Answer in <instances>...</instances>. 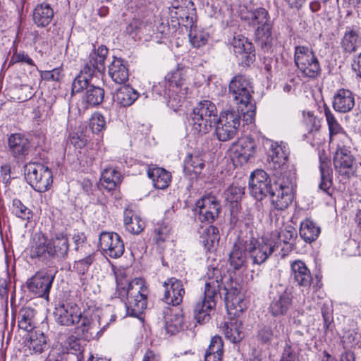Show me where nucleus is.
I'll return each instance as SVG.
<instances>
[{
	"mask_svg": "<svg viewBox=\"0 0 361 361\" xmlns=\"http://www.w3.org/2000/svg\"><path fill=\"white\" fill-rule=\"evenodd\" d=\"M292 275L300 286L308 288L312 283V275L305 262L296 260L291 264Z\"/></svg>",
	"mask_w": 361,
	"mask_h": 361,
	"instance_id": "2f4dec72",
	"label": "nucleus"
},
{
	"mask_svg": "<svg viewBox=\"0 0 361 361\" xmlns=\"http://www.w3.org/2000/svg\"><path fill=\"white\" fill-rule=\"evenodd\" d=\"M223 329L226 338L233 343L240 342L244 337L242 323L238 319H231L225 322Z\"/></svg>",
	"mask_w": 361,
	"mask_h": 361,
	"instance_id": "37998d69",
	"label": "nucleus"
},
{
	"mask_svg": "<svg viewBox=\"0 0 361 361\" xmlns=\"http://www.w3.org/2000/svg\"><path fill=\"white\" fill-rule=\"evenodd\" d=\"M294 61L302 77L314 80L320 76L322 68L319 59L313 50L308 47H295Z\"/></svg>",
	"mask_w": 361,
	"mask_h": 361,
	"instance_id": "0eeeda50",
	"label": "nucleus"
},
{
	"mask_svg": "<svg viewBox=\"0 0 361 361\" xmlns=\"http://www.w3.org/2000/svg\"><path fill=\"white\" fill-rule=\"evenodd\" d=\"M293 299L292 288H286L283 292L274 298L269 305V312L274 317L285 315L292 305Z\"/></svg>",
	"mask_w": 361,
	"mask_h": 361,
	"instance_id": "b1692460",
	"label": "nucleus"
},
{
	"mask_svg": "<svg viewBox=\"0 0 361 361\" xmlns=\"http://www.w3.org/2000/svg\"><path fill=\"white\" fill-rule=\"evenodd\" d=\"M56 322L62 326H75L82 315L80 308L74 303H63L55 308Z\"/></svg>",
	"mask_w": 361,
	"mask_h": 361,
	"instance_id": "a211bd4d",
	"label": "nucleus"
},
{
	"mask_svg": "<svg viewBox=\"0 0 361 361\" xmlns=\"http://www.w3.org/2000/svg\"><path fill=\"white\" fill-rule=\"evenodd\" d=\"M138 92L130 86H123L117 90L114 100L121 106L132 105L138 98Z\"/></svg>",
	"mask_w": 361,
	"mask_h": 361,
	"instance_id": "79ce46f5",
	"label": "nucleus"
},
{
	"mask_svg": "<svg viewBox=\"0 0 361 361\" xmlns=\"http://www.w3.org/2000/svg\"><path fill=\"white\" fill-rule=\"evenodd\" d=\"M207 277L204 290H209L218 295L223 279L220 269L215 267L209 268L207 273Z\"/></svg>",
	"mask_w": 361,
	"mask_h": 361,
	"instance_id": "de8ad7c7",
	"label": "nucleus"
},
{
	"mask_svg": "<svg viewBox=\"0 0 361 361\" xmlns=\"http://www.w3.org/2000/svg\"><path fill=\"white\" fill-rule=\"evenodd\" d=\"M25 63L29 66H35L33 60L24 51H16L11 57L10 63Z\"/></svg>",
	"mask_w": 361,
	"mask_h": 361,
	"instance_id": "e2e57ef3",
	"label": "nucleus"
},
{
	"mask_svg": "<svg viewBox=\"0 0 361 361\" xmlns=\"http://www.w3.org/2000/svg\"><path fill=\"white\" fill-rule=\"evenodd\" d=\"M298 357L290 347L286 348L283 350L281 361H298Z\"/></svg>",
	"mask_w": 361,
	"mask_h": 361,
	"instance_id": "338daca9",
	"label": "nucleus"
},
{
	"mask_svg": "<svg viewBox=\"0 0 361 361\" xmlns=\"http://www.w3.org/2000/svg\"><path fill=\"white\" fill-rule=\"evenodd\" d=\"M361 336L354 331H348L345 332L342 337V341L345 348H354L359 345Z\"/></svg>",
	"mask_w": 361,
	"mask_h": 361,
	"instance_id": "bf43d9fd",
	"label": "nucleus"
},
{
	"mask_svg": "<svg viewBox=\"0 0 361 361\" xmlns=\"http://www.w3.org/2000/svg\"><path fill=\"white\" fill-rule=\"evenodd\" d=\"M99 245L104 255L113 259L121 257L125 251L121 237L115 232H102L99 237Z\"/></svg>",
	"mask_w": 361,
	"mask_h": 361,
	"instance_id": "2eb2a0df",
	"label": "nucleus"
},
{
	"mask_svg": "<svg viewBox=\"0 0 361 361\" xmlns=\"http://www.w3.org/2000/svg\"><path fill=\"white\" fill-rule=\"evenodd\" d=\"M289 155V151L285 144L273 142L271 145L269 152V166L274 171V173H294L291 170H288L287 160Z\"/></svg>",
	"mask_w": 361,
	"mask_h": 361,
	"instance_id": "dca6fc26",
	"label": "nucleus"
},
{
	"mask_svg": "<svg viewBox=\"0 0 361 361\" xmlns=\"http://www.w3.org/2000/svg\"><path fill=\"white\" fill-rule=\"evenodd\" d=\"M149 178L152 180L154 188L157 189L166 188L171 182V176L163 168L153 167L147 171Z\"/></svg>",
	"mask_w": 361,
	"mask_h": 361,
	"instance_id": "58836bf2",
	"label": "nucleus"
},
{
	"mask_svg": "<svg viewBox=\"0 0 361 361\" xmlns=\"http://www.w3.org/2000/svg\"><path fill=\"white\" fill-rule=\"evenodd\" d=\"M93 261L94 256L89 255L87 257L75 262L74 269H75L80 274H84L88 270L89 267L92 264Z\"/></svg>",
	"mask_w": 361,
	"mask_h": 361,
	"instance_id": "680f3d73",
	"label": "nucleus"
},
{
	"mask_svg": "<svg viewBox=\"0 0 361 361\" xmlns=\"http://www.w3.org/2000/svg\"><path fill=\"white\" fill-rule=\"evenodd\" d=\"M54 279V274L48 270L42 269L27 280V286L30 293L48 300Z\"/></svg>",
	"mask_w": 361,
	"mask_h": 361,
	"instance_id": "4468645a",
	"label": "nucleus"
},
{
	"mask_svg": "<svg viewBox=\"0 0 361 361\" xmlns=\"http://www.w3.org/2000/svg\"><path fill=\"white\" fill-rule=\"evenodd\" d=\"M276 243L269 239L267 235L262 238L261 242L255 238L245 241V250L248 253L252 262L257 264L265 262L269 256L276 250Z\"/></svg>",
	"mask_w": 361,
	"mask_h": 361,
	"instance_id": "9d476101",
	"label": "nucleus"
},
{
	"mask_svg": "<svg viewBox=\"0 0 361 361\" xmlns=\"http://www.w3.org/2000/svg\"><path fill=\"white\" fill-rule=\"evenodd\" d=\"M321 232L320 228L312 220L307 219L301 222L300 235L306 243L314 241Z\"/></svg>",
	"mask_w": 361,
	"mask_h": 361,
	"instance_id": "a18cd8bd",
	"label": "nucleus"
},
{
	"mask_svg": "<svg viewBox=\"0 0 361 361\" xmlns=\"http://www.w3.org/2000/svg\"><path fill=\"white\" fill-rule=\"evenodd\" d=\"M190 42L194 47L199 48L206 44L207 35L201 30L191 29L189 33Z\"/></svg>",
	"mask_w": 361,
	"mask_h": 361,
	"instance_id": "4d7b16f0",
	"label": "nucleus"
},
{
	"mask_svg": "<svg viewBox=\"0 0 361 361\" xmlns=\"http://www.w3.org/2000/svg\"><path fill=\"white\" fill-rule=\"evenodd\" d=\"M240 116L234 111L222 112L216 121V135L220 141L226 142L233 139L240 126Z\"/></svg>",
	"mask_w": 361,
	"mask_h": 361,
	"instance_id": "9b49d317",
	"label": "nucleus"
},
{
	"mask_svg": "<svg viewBox=\"0 0 361 361\" xmlns=\"http://www.w3.org/2000/svg\"><path fill=\"white\" fill-rule=\"evenodd\" d=\"M233 44L235 55L245 65L249 66L255 60V47L246 37L242 35L235 37Z\"/></svg>",
	"mask_w": 361,
	"mask_h": 361,
	"instance_id": "5701e85b",
	"label": "nucleus"
},
{
	"mask_svg": "<svg viewBox=\"0 0 361 361\" xmlns=\"http://www.w3.org/2000/svg\"><path fill=\"white\" fill-rule=\"evenodd\" d=\"M123 223L126 230L134 235L140 234L145 227V221L130 209L124 211Z\"/></svg>",
	"mask_w": 361,
	"mask_h": 361,
	"instance_id": "e433bc0d",
	"label": "nucleus"
},
{
	"mask_svg": "<svg viewBox=\"0 0 361 361\" xmlns=\"http://www.w3.org/2000/svg\"><path fill=\"white\" fill-rule=\"evenodd\" d=\"M205 164L204 161L199 154H190L187 157L184 163V171L195 175L200 174Z\"/></svg>",
	"mask_w": 361,
	"mask_h": 361,
	"instance_id": "3c124183",
	"label": "nucleus"
},
{
	"mask_svg": "<svg viewBox=\"0 0 361 361\" xmlns=\"http://www.w3.org/2000/svg\"><path fill=\"white\" fill-rule=\"evenodd\" d=\"M232 157L240 164H245L253 157L256 152V143L249 137L239 138L231 148Z\"/></svg>",
	"mask_w": 361,
	"mask_h": 361,
	"instance_id": "6ab92c4d",
	"label": "nucleus"
},
{
	"mask_svg": "<svg viewBox=\"0 0 361 361\" xmlns=\"http://www.w3.org/2000/svg\"><path fill=\"white\" fill-rule=\"evenodd\" d=\"M40 77L46 81H60L63 78L61 68H56L51 71H39Z\"/></svg>",
	"mask_w": 361,
	"mask_h": 361,
	"instance_id": "052dcab7",
	"label": "nucleus"
},
{
	"mask_svg": "<svg viewBox=\"0 0 361 361\" xmlns=\"http://www.w3.org/2000/svg\"><path fill=\"white\" fill-rule=\"evenodd\" d=\"M12 213L17 217L29 221L32 218V212L18 199H14L12 204Z\"/></svg>",
	"mask_w": 361,
	"mask_h": 361,
	"instance_id": "5fc2aeb1",
	"label": "nucleus"
},
{
	"mask_svg": "<svg viewBox=\"0 0 361 361\" xmlns=\"http://www.w3.org/2000/svg\"><path fill=\"white\" fill-rule=\"evenodd\" d=\"M223 347L224 344L220 336H215L212 338L210 345L206 352L223 355Z\"/></svg>",
	"mask_w": 361,
	"mask_h": 361,
	"instance_id": "0e129e2a",
	"label": "nucleus"
},
{
	"mask_svg": "<svg viewBox=\"0 0 361 361\" xmlns=\"http://www.w3.org/2000/svg\"><path fill=\"white\" fill-rule=\"evenodd\" d=\"M295 231L292 226L286 227L280 231H274L269 235H267L269 239L276 243V250H278L282 245L288 244L294 238Z\"/></svg>",
	"mask_w": 361,
	"mask_h": 361,
	"instance_id": "49530a36",
	"label": "nucleus"
},
{
	"mask_svg": "<svg viewBox=\"0 0 361 361\" xmlns=\"http://www.w3.org/2000/svg\"><path fill=\"white\" fill-rule=\"evenodd\" d=\"M109 75L117 84H124L128 80L129 71L123 60L114 58L109 66Z\"/></svg>",
	"mask_w": 361,
	"mask_h": 361,
	"instance_id": "c756f323",
	"label": "nucleus"
},
{
	"mask_svg": "<svg viewBox=\"0 0 361 361\" xmlns=\"http://www.w3.org/2000/svg\"><path fill=\"white\" fill-rule=\"evenodd\" d=\"M196 210L201 222L212 223L218 217L221 205L215 196L206 195L196 202Z\"/></svg>",
	"mask_w": 361,
	"mask_h": 361,
	"instance_id": "f3484780",
	"label": "nucleus"
},
{
	"mask_svg": "<svg viewBox=\"0 0 361 361\" xmlns=\"http://www.w3.org/2000/svg\"><path fill=\"white\" fill-rule=\"evenodd\" d=\"M174 15L178 20V24L185 27H192L193 24V16L195 8L191 1H188L186 6H174Z\"/></svg>",
	"mask_w": 361,
	"mask_h": 361,
	"instance_id": "a19ab883",
	"label": "nucleus"
},
{
	"mask_svg": "<svg viewBox=\"0 0 361 361\" xmlns=\"http://www.w3.org/2000/svg\"><path fill=\"white\" fill-rule=\"evenodd\" d=\"M324 115L329 130L331 141H333L334 137L338 136L343 143L346 144L349 142L350 137L345 133L343 128L338 123L333 113L327 106H324Z\"/></svg>",
	"mask_w": 361,
	"mask_h": 361,
	"instance_id": "f704fd0d",
	"label": "nucleus"
},
{
	"mask_svg": "<svg viewBox=\"0 0 361 361\" xmlns=\"http://www.w3.org/2000/svg\"><path fill=\"white\" fill-rule=\"evenodd\" d=\"M241 18L252 27H257L255 31L256 41L262 49L269 47L272 42L271 25L266 9L259 8L247 11L241 14Z\"/></svg>",
	"mask_w": 361,
	"mask_h": 361,
	"instance_id": "423d86ee",
	"label": "nucleus"
},
{
	"mask_svg": "<svg viewBox=\"0 0 361 361\" xmlns=\"http://www.w3.org/2000/svg\"><path fill=\"white\" fill-rule=\"evenodd\" d=\"M228 90L244 121L252 123L256 114V104L252 95L254 91L250 80L243 75H235L231 80Z\"/></svg>",
	"mask_w": 361,
	"mask_h": 361,
	"instance_id": "39448f33",
	"label": "nucleus"
},
{
	"mask_svg": "<svg viewBox=\"0 0 361 361\" xmlns=\"http://www.w3.org/2000/svg\"><path fill=\"white\" fill-rule=\"evenodd\" d=\"M25 178L39 192L48 190L53 183L52 172L40 163H28L24 166Z\"/></svg>",
	"mask_w": 361,
	"mask_h": 361,
	"instance_id": "1a4fd4ad",
	"label": "nucleus"
},
{
	"mask_svg": "<svg viewBox=\"0 0 361 361\" xmlns=\"http://www.w3.org/2000/svg\"><path fill=\"white\" fill-rule=\"evenodd\" d=\"M217 294L204 290V298L197 302L194 307V317L198 323L209 320L211 312L216 307Z\"/></svg>",
	"mask_w": 361,
	"mask_h": 361,
	"instance_id": "4be33fe9",
	"label": "nucleus"
},
{
	"mask_svg": "<svg viewBox=\"0 0 361 361\" xmlns=\"http://www.w3.org/2000/svg\"><path fill=\"white\" fill-rule=\"evenodd\" d=\"M245 243H235L229 255L230 264L235 269H240L245 262Z\"/></svg>",
	"mask_w": 361,
	"mask_h": 361,
	"instance_id": "09e8293b",
	"label": "nucleus"
},
{
	"mask_svg": "<svg viewBox=\"0 0 361 361\" xmlns=\"http://www.w3.org/2000/svg\"><path fill=\"white\" fill-rule=\"evenodd\" d=\"M244 194V188L240 186L231 185L225 191V198L229 202H238Z\"/></svg>",
	"mask_w": 361,
	"mask_h": 361,
	"instance_id": "13d9d810",
	"label": "nucleus"
},
{
	"mask_svg": "<svg viewBox=\"0 0 361 361\" xmlns=\"http://www.w3.org/2000/svg\"><path fill=\"white\" fill-rule=\"evenodd\" d=\"M163 314L165 329L168 333L174 334L183 329L184 317L180 310L166 307Z\"/></svg>",
	"mask_w": 361,
	"mask_h": 361,
	"instance_id": "393cba45",
	"label": "nucleus"
},
{
	"mask_svg": "<svg viewBox=\"0 0 361 361\" xmlns=\"http://www.w3.org/2000/svg\"><path fill=\"white\" fill-rule=\"evenodd\" d=\"M35 310L30 307H24L18 314V326L26 331H31L34 328Z\"/></svg>",
	"mask_w": 361,
	"mask_h": 361,
	"instance_id": "864d4df0",
	"label": "nucleus"
},
{
	"mask_svg": "<svg viewBox=\"0 0 361 361\" xmlns=\"http://www.w3.org/2000/svg\"><path fill=\"white\" fill-rule=\"evenodd\" d=\"M333 161L334 169L338 175L348 179L355 175L357 170L355 159L346 146L338 145Z\"/></svg>",
	"mask_w": 361,
	"mask_h": 361,
	"instance_id": "ddd939ff",
	"label": "nucleus"
},
{
	"mask_svg": "<svg viewBox=\"0 0 361 361\" xmlns=\"http://www.w3.org/2000/svg\"><path fill=\"white\" fill-rule=\"evenodd\" d=\"M47 346V338L43 332H31L25 343V351L30 355L40 354Z\"/></svg>",
	"mask_w": 361,
	"mask_h": 361,
	"instance_id": "7c9ffc66",
	"label": "nucleus"
},
{
	"mask_svg": "<svg viewBox=\"0 0 361 361\" xmlns=\"http://www.w3.org/2000/svg\"><path fill=\"white\" fill-rule=\"evenodd\" d=\"M355 105L353 93L345 89H340L334 97L333 107L338 112L345 113L350 111Z\"/></svg>",
	"mask_w": 361,
	"mask_h": 361,
	"instance_id": "c85d7f7f",
	"label": "nucleus"
},
{
	"mask_svg": "<svg viewBox=\"0 0 361 361\" xmlns=\"http://www.w3.org/2000/svg\"><path fill=\"white\" fill-rule=\"evenodd\" d=\"M224 290L225 305L228 314L234 317H238L247 308L245 296L240 290V284L231 281L225 286Z\"/></svg>",
	"mask_w": 361,
	"mask_h": 361,
	"instance_id": "f8f14e48",
	"label": "nucleus"
},
{
	"mask_svg": "<svg viewBox=\"0 0 361 361\" xmlns=\"http://www.w3.org/2000/svg\"><path fill=\"white\" fill-rule=\"evenodd\" d=\"M89 126L94 133H99L106 128L105 118L100 113L95 112L90 119Z\"/></svg>",
	"mask_w": 361,
	"mask_h": 361,
	"instance_id": "6e6d98bb",
	"label": "nucleus"
},
{
	"mask_svg": "<svg viewBox=\"0 0 361 361\" xmlns=\"http://www.w3.org/2000/svg\"><path fill=\"white\" fill-rule=\"evenodd\" d=\"M171 227L164 222H158L153 231V241L160 247L170 238Z\"/></svg>",
	"mask_w": 361,
	"mask_h": 361,
	"instance_id": "603ef678",
	"label": "nucleus"
},
{
	"mask_svg": "<svg viewBox=\"0 0 361 361\" xmlns=\"http://www.w3.org/2000/svg\"><path fill=\"white\" fill-rule=\"evenodd\" d=\"M217 113L214 103L209 100L201 101L193 109L192 129L202 134L208 133L216 123Z\"/></svg>",
	"mask_w": 361,
	"mask_h": 361,
	"instance_id": "6e6552de",
	"label": "nucleus"
},
{
	"mask_svg": "<svg viewBox=\"0 0 361 361\" xmlns=\"http://www.w3.org/2000/svg\"><path fill=\"white\" fill-rule=\"evenodd\" d=\"M142 361H161V357L154 351L147 350L145 353Z\"/></svg>",
	"mask_w": 361,
	"mask_h": 361,
	"instance_id": "774afa93",
	"label": "nucleus"
},
{
	"mask_svg": "<svg viewBox=\"0 0 361 361\" xmlns=\"http://www.w3.org/2000/svg\"><path fill=\"white\" fill-rule=\"evenodd\" d=\"M104 90L97 86L90 85L85 90V94L82 97V104L85 109L90 106H97L101 104L104 99Z\"/></svg>",
	"mask_w": 361,
	"mask_h": 361,
	"instance_id": "ea45409f",
	"label": "nucleus"
},
{
	"mask_svg": "<svg viewBox=\"0 0 361 361\" xmlns=\"http://www.w3.org/2000/svg\"><path fill=\"white\" fill-rule=\"evenodd\" d=\"M117 292L122 299L126 298V315L138 317L147 307L149 290L142 279L136 278L130 282L126 279L118 281Z\"/></svg>",
	"mask_w": 361,
	"mask_h": 361,
	"instance_id": "7ed1b4c3",
	"label": "nucleus"
},
{
	"mask_svg": "<svg viewBox=\"0 0 361 361\" xmlns=\"http://www.w3.org/2000/svg\"><path fill=\"white\" fill-rule=\"evenodd\" d=\"M109 323L104 324L98 330L97 323L92 318L81 315L80 321L76 324L75 329L78 334L85 341L99 339L106 329Z\"/></svg>",
	"mask_w": 361,
	"mask_h": 361,
	"instance_id": "aec40b11",
	"label": "nucleus"
},
{
	"mask_svg": "<svg viewBox=\"0 0 361 361\" xmlns=\"http://www.w3.org/2000/svg\"><path fill=\"white\" fill-rule=\"evenodd\" d=\"M8 146L9 151L14 157H20L27 154L30 142L23 135L13 133L8 138Z\"/></svg>",
	"mask_w": 361,
	"mask_h": 361,
	"instance_id": "cd10ccee",
	"label": "nucleus"
},
{
	"mask_svg": "<svg viewBox=\"0 0 361 361\" xmlns=\"http://www.w3.org/2000/svg\"><path fill=\"white\" fill-rule=\"evenodd\" d=\"M92 71L89 67H84L80 74L75 78L72 84V91L74 92H80L83 90H87L91 85L90 80L92 78Z\"/></svg>",
	"mask_w": 361,
	"mask_h": 361,
	"instance_id": "8fccbe9b",
	"label": "nucleus"
},
{
	"mask_svg": "<svg viewBox=\"0 0 361 361\" xmlns=\"http://www.w3.org/2000/svg\"><path fill=\"white\" fill-rule=\"evenodd\" d=\"M319 171L321 173V182L319 188L329 195H331L332 171L330 159L324 154H319Z\"/></svg>",
	"mask_w": 361,
	"mask_h": 361,
	"instance_id": "a878e982",
	"label": "nucleus"
},
{
	"mask_svg": "<svg viewBox=\"0 0 361 361\" xmlns=\"http://www.w3.org/2000/svg\"><path fill=\"white\" fill-rule=\"evenodd\" d=\"M109 50L105 46H99L97 49L90 53L89 60L84 67H89L94 75L96 72L103 73L105 70V59Z\"/></svg>",
	"mask_w": 361,
	"mask_h": 361,
	"instance_id": "bb28decb",
	"label": "nucleus"
},
{
	"mask_svg": "<svg viewBox=\"0 0 361 361\" xmlns=\"http://www.w3.org/2000/svg\"><path fill=\"white\" fill-rule=\"evenodd\" d=\"M68 238L62 233L56 234L48 238L42 233L36 234L30 247V255L32 259L42 261L63 259L68 251Z\"/></svg>",
	"mask_w": 361,
	"mask_h": 361,
	"instance_id": "20e7f679",
	"label": "nucleus"
},
{
	"mask_svg": "<svg viewBox=\"0 0 361 361\" xmlns=\"http://www.w3.org/2000/svg\"><path fill=\"white\" fill-rule=\"evenodd\" d=\"M164 293L163 300L167 305L176 306L183 302L185 293L182 281L175 277L169 278L164 282Z\"/></svg>",
	"mask_w": 361,
	"mask_h": 361,
	"instance_id": "412c9836",
	"label": "nucleus"
},
{
	"mask_svg": "<svg viewBox=\"0 0 361 361\" xmlns=\"http://www.w3.org/2000/svg\"><path fill=\"white\" fill-rule=\"evenodd\" d=\"M271 326H264L257 334V338L263 343H269L274 338H278L284 334V326L281 322L273 323Z\"/></svg>",
	"mask_w": 361,
	"mask_h": 361,
	"instance_id": "4c0bfd02",
	"label": "nucleus"
},
{
	"mask_svg": "<svg viewBox=\"0 0 361 361\" xmlns=\"http://www.w3.org/2000/svg\"><path fill=\"white\" fill-rule=\"evenodd\" d=\"M305 123L307 126L309 133H313L319 130V125L316 123V118L312 113H307V116L305 118Z\"/></svg>",
	"mask_w": 361,
	"mask_h": 361,
	"instance_id": "69168bd1",
	"label": "nucleus"
},
{
	"mask_svg": "<svg viewBox=\"0 0 361 361\" xmlns=\"http://www.w3.org/2000/svg\"><path fill=\"white\" fill-rule=\"evenodd\" d=\"M274 173V183L266 171L262 169L254 171L250 177L249 187L250 194L257 200H262L268 195L271 196V204L274 207L270 211L273 220V214L276 211L286 209L294 198L295 187V173Z\"/></svg>",
	"mask_w": 361,
	"mask_h": 361,
	"instance_id": "f257e3e1",
	"label": "nucleus"
},
{
	"mask_svg": "<svg viewBox=\"0 0 361 361\" xmlns=\"http://www.w3.org/2000/svg\"><path fill=\"white\" fill-rule=\"evenodd\" d=\"M361 42L359 27L352 26L346 27L342 37L341 45L344 51L352 53L357 50Z\"/></svg>",
	"mask_w": 361,
	"mask_h": 361,
	"instance_id": "473e14b6",
	"label": "nucleus"
},
{
	"mask_svg": "<svg viewBox=\"0 0 361 361\" xmlns=\"http://www.w3.org/2000/svg\"><path fill=\"white\" fill-rule=\"evenodd\" d=\"M123 176L117 169L111 167L104 169L102 172L100 182L106 190H114L121 183Z\"/></svg>",
	"mask_w": 361,
	"mask_h": 361,
	"instance_id": "c9c22d12",
	"label": "nucleus"
},
{
	"mask_svg": "<svg viewBox=\"0 0 361 361\" xmlns=\"http://www.w3.org/2000/svg\"><path fill=\"white\" fill-rule=\"evenodd\" d=\"M187 68L177 67L169 72L164 79L154 86L155 91L160 95L168 98V105L176 109L181 106L188 94L186 85Z\"/></svg>",
	"mask_w": 361,
	"mask_h": 361,
	"instance_id": "f03ea898",
	"label": "nucleus"
},
{
	"mask_svg": "<svg viewBox=\"0 0 361 361\" xmlns=\"http://www.w3.org/2000/svg\"><path fill=\"white\" fill-rule=\"evenodd\" d=\"M200 238L204 248L210 251L212 248L218 245L219 240V229L214 226L202 227L200 230Z\"/></svg>",
	"mask_w": 361,
	"mask_h": 361,
	"instance_id": "c03bdc74",
	"label": "nucleus"
},
{
	"mask_svg": "<svg viewBox=\"0 0 361 361\" xmlns=\"http://www.w3.org/2000/svg\"><path fill=\"white\" fill-rule=\"evenodd\" d=\"M54 18V11L49 4H38L33 10L32 19L35 24L39 27L49 25Z\"/></svg>",
	"mask_w": 361,
	"mask_h": 361,
	"instance_id": "72a5a7b5",
	"label": "nucleus"
}]
</instances>
